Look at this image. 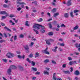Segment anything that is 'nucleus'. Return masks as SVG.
I'll use <instances>...</instances> for the list:
<instances>
[{
	"mask_svg": "<svg viewBox=\"0 0 80 80\" xmlns=\"http://www.w3.org/2000/svg\"><path fill=\"white\" fill-rule=\"evenodd\" d=\"M44 63H48V62H49V60L48 59H46L44 61Z\"/></svg>",
	"mask_w": 80,
	"mask_h": 80,
	"instance_id": "7c9ffc66",
	"label": "nucleus"
},
{
	"mask_svg": "<svg viewBox=\"0 0 80 80\" xmlns=\"http://www.w3.org/2000/svg\"><path fill=\"white\" fill-rule=\"evenodd\" d=\"M18 58H19V59L22 58V56H20V55H18Z\"/></svg>",
	"mask_w": 80,
	"mask_h": 80,
	"instance_id": "e433bc0d",
	"label": "nucleus"
},
{
	"mask_svg": "<svg viewBox=\"0 0 80 80\" xmlns=\"http://www.w3.org/2000/svg\"><path fill=\"white\" fill-rule=\"evenodd\" d=\"M9 75H12V69L10 68H9L8 69L7 71Z\"/></svg>",
	"mask_w": 80,
	"mask_h": 80,
	"instance_id": "423d86ee",
	"label": "nucleus"
},
{
	"mask_svg": "<svg viewBox=\"0 0 80 80\" xmlns=\"http://www.w3.org/2000/svg\"><path fill=\"white\" fill-rule=\"evenodd\" d=\"M19 68L21 71H23V68L21 66H19Z\"/></svg>",
	"mask_w": 80,
	"mask_h": 80,
	"instance_id": "412c9836",
	"label": "nucleus"
},
{
	"mask_svg": "<svg viewBox=\"0 0 80 80\" xmlns=\"http://www.w3.org/2000/svg\"><path fill=\"white\" fill-rule=\"evenodd\" d=\"M74 74L76 75H80V72L78 70H76L74 72Z\"/></svg>",
	"mask_w": 80,
	"mask_h": 80,
	"instance_id": "9d476101",
	"label": "nucleus"
},
{
	"mask_svg": "<svg viewBox=\"0 0 80 80\" xmlns=\"http://www.w3.org/2000/svg\"><path fill=\"white\" fill-rule=\"evenodd\" d=\"M14 17L13 14H11L9 15V17L11 18H12V17Z\"/></svg>",
	"mask_w": 80,
	"mask_h": 80,
	"instance_id": "79ce46f5",
	"label": "nucleus"
},
{
	"mask_svg": "<svg viewBox=\"0 0 80 80\" xmlns=\"http://www.w3.org/2000/svg\"><path fill=\"white\" fill-rule=\"evenodd\" d=\"M20 37V38H23V37H24V35H23L22 34H21Z\"/></svg>",
	"mask_w": 80,
	"mask_h": 80,
	"instance_id": "3c124183",
	"label": "nucleus"
},
{
	"mask_svg": "<svg viewBox=\"0 0 80 80\" xmlns=\"http://www.w3.org/2000/svg\"><path fill=\"white\" fill-rule=\"evenodd\" d=\"M58 15H59V13L58 12L55 13L53 15V17H56L58 16Z\"/></svg>",
	"mask_w": 80,
	"mask_h": 80,
	"instance_id": "a211bd4d",
	"label": "nucleus"
},
{
	"mask_svg": "<svg viewBox=\"0 0 80 80\" xmlns=\"http://www.w3.org/2000/svg\"><path fill=\"white\" fill-rule=\"evenodd\" d=\"M22 0H17V3L19 4V5H26V3L24 2H20V1H21Z\"/></svg>",
	"mask_w": 80,
	"mask_h": 80,
	"instance_id": "20e7f679",
	"label": "nucleus"
},
{
	"mask_svg": "<svg viewBox=\"0 0 80 80\" xmlns=\"http://www.w3.org/2000/svg\"><path fill=\"white\" fill-rule=\"evenodd\" d=\"M22 10V8L20 7H19L17 8V10L18 11H20Z\"/></svg>",
	"mask_w": 80,
	"mask_h": 80,
	"instance_id": "c03bdc74",
	"label": "nucleus"
},
{
	"mask_svg": "<svg viewBox=\"0 0 80 80\" xmlns=\"http://www.w3.org/2000/svg\"><path fill=\"white\" fill-rule=\"evenodd\" d=\"M72 63H73V61H71L69 62V64L70 65H72Z\"/></svg>",
	"mask_w": 80,
	"mask_h": 80,
	"instance_id": "680f3d73",
	"label": "nucleus"
},
{
	"mask_svg": "<svg viewBox=\"0 0 80 80\" xmlns=\"http://www.w3.org/2000/svg\"><path fill=\"white\" fill-rule=\"evenodd\" d=\"M75 46L76 48H79V44H78V43H76L75 44Z\"/></svg>",
	"mask_w": 80,
	"mask_h": 80,
	"instance_id": "a878e982",
	"label": "nucleus"
},
{
	"mask_svg": "<svg viewBox=\"0 0 80 80\" xmlns=\"http://www.w3.org/2000/svg\"><path fill=\"white\" fill-rule=\"evenodd\" d=\"M40 56V54H39V53L38 52H36L35 55V58H37V57H38Z\"/></svg>",
	"mask_w": 80,
	"mask_h": 80,
	"instance_id": "f3484780",
	"label": "nucleus"
},
{
	"mask_svg": "<svg viewBox=\"0 0 80 80\" xmlns=\"http://www.w3.org/2000/svg\"><path fill=\"white\" fill-rule=\"evenodd\" d=\"M70 14L71 17H72V18H73V17H74V16L73 15V11H71V12H70Z\"/></svg>",
	"mask_w": 80,
	"mask_h": 80,
	"instance_id": "ddd939ff",
	"label": "nucleus"
},
{
	"mask_svg": "<svg viewBox=\"0 0 80 80\" xmlns=\"http://www.w3.org/2000/svg\"><path fill=\"white\" fill-rule=\"evenodd\" d=\"M1 25L2 26V27H3V26H5V24H4V23H2V22H1Z\"/></svg>",
	"mask_w": 80,
	"mask_h": 80,
	"instance_id": "09e8293b",
	"label": "nucleus"
},
{
	"mask_svg": "<svg viewBox=\"0 0 80 80\" xmlns=\"http://www.w3.org/2000/svg\"><path fill=\"white\" fill-rule=\"evenodd\" d=\"M3 7L4 8H7L8 7V5H7V4H4L3 5Z\"/></svg>",
	"mask_w": 80,
	"mask_h": 80,
	"instance_id": "473e14b6",
	"label": "nucleus"
},
{
	"mask_svg": "<svg viewBox=\"0 0 80 80\" xmlns=\"http://www.w3.org/2000/svg\"><path fill=\"white\" fill-rule=\"evenodd\" d=\"M28 21H27L25 22V25H26V26H28V27H29L30 25L28 24Z\"/></svg>",
	"mask_w": 80,
	"mask_h": 80,
	"instance_id": "b1692460",
	"label": "nucleus"
},
{
	"mask_svg": "<svg viewBox=\"0 0 80 80\" xmlns=\"http://www.w3.org/2000/svg\"><path fill=\"white\" fill-rule=\"evenodd\" d=\"M3 35L6 38H7V34H6V33H3Z\"/></svg>",
	"mask_w": 80,
	"mask_h": 80,
	"instance_id": "4d7b16f0",
	"label": "nucleus"
},
{
	"mask_svg": "<svg viewBox=\"0 0 80 80\" xmlns=\"http://www.w3.org/2000/svg\"><path fill=\"white\" fill-rule=\"evenodd\" d=\"M34 44V43L33 42H32L31 43L30 45H29L30 47H32L33 45Z\"/></svg>",
	"mask_w": 80,
	"mask_h": 80,
	"instance_id": "a19ab883",
	"label": "nucleus"
},
{
	"mask_svg": "<svg viewBox=\"0 0 80 80\" xmlns=\"http://www.w3.org/2000/svg\"><path fill=\"white\" fill-rule=\"evenodd\" d=\"M40 32L41 33H45V30L43 29H42L40 30Z\"/></svg>",
	"mask_w": 80,
	"mask_h": 80,
	"instance_id": "bb28decb",
	"label": "nucleus"
},
{
	"mask_svg": "<svg viewBox=\"0 0 80 80\" xmlns=\"http://www.w3.org/2000/svg\"><path fill=\"white\" fill-rule=\"evenodd\" d=\"M49 41H50L49 40V39H48V40L47 39L45 40V41L46 42V44H47V45H50V44H51V43H50V42Z\"/></svg>",
	"mask_w": 80,
	"mask_h": 80,
	"instance_id": "4468645a",
	"label": "nucleus"
},
{
	"mask_svg": "<svg viewBox=\"0 0 80 80\" xmlns=\"http://www.w3.org/2000/svg\"><path fill=\"white\" fill-rule=\"evenodd\" d=\"M26 60L29 62V63H31V61L29 59V58H27Z\"/></svg>",
	"mask_w": 80,
	"mask_h": 80,
	"instance_id": "2f4dec72",
	"label": "nucleus"
},
{
	"mask_svg": "<svg viewBox=\"0 0 80 80\" xmlns=\"http://www.w3.org/2000/svg\"><path fill=\"white\" fill-rule=\"evenodd\" d=\"M33 54L31 53L28 56V57L29 58H32V57H33Z\"/></svg>",
	"mask_w": 80,
	"mask_h": 80,
	"instance_id": "c85d7f7f",
	"label": "nucleus"
},
{
	"mask_svg": "<svg viewBox=\"0 0 80 80\" xmlns=\"http://www.w3.org/2000/svg\"><path fill=\"white\" fill-rule=\"evenodd\" d=\"M66 33V32H61V34L62 35H65Z\"/></svg>",
	"mask_w": 80,
	"mask_h": 80,
	"instance_id": "774afa93",
	"label": "nucleus"
},
{
	"mask_svg": "<svg viewBox=\"0 0 80 80\" xmlns=\"http://www.w3.org/2000/svg\"><path fill=\"white\" fill-rule=\"evenodd\" d=\"M11 68H12V69H16V68H17V67L15 66L12 65L11 66Z\"/></svg>",
	"mask_w": 80,
	"mask_h": 80,
	"instance_id": "4be33fe9",
	"label": "nucleus"
},
{
	"mask_svg": "<svg viewBox=\"0 0 80 80\" xmlns=\"http://www.w3.org/2000/svg\"><path fill=\"white\" fill-rule=\"evenodd\" d=\"M14 40H17V36H15L14 38Z\"/></svg>",
	"mask_w": 80,
	"mask_h": 80,
	"instance_id": "0e129e2a",
	"label": "nucleus"
},
{
	"mask_svg": "<svg viewBox=\"0 0 80 80\" xmlns=\"http://www.w3.org/2000/svg\"><path fill=\"white\" fill-rule=\"evenodd\" d=\"M60 46H61L62 47H63L64 46V44L63 43L60 44Z\"/></svg>",
	"mask_w": 80,
	"mask_h": 80,
	"instance_id": "e2e57ef3",
	"label": "nucleus"
},
{
	"mask_svg": "<svg viewBox=\"0 0 80 80\" xmlns=\"http://www.w3.org/2000/svg\"><path fill=\"white\" fill-rule=\"evenodd\" d=\"M32 70H33V71H34L35 72L37 71V68H36L32 67Z\"/></svg>",
	"mask_w": 80,
	"mask_h": 80,
	"instance_id": "5701e85b",
	"label": "nucleus"
},
{
	"mask_svg": "<svg viewBox=\"0 0 80 80\" xmlns=\"http://www.w3.org/2000/svg\"><path fill=\"white\" fill-rule=\"evenodd\" d=\"M72 0H68V1L67 3H66V5H67V6H70L71 5H72Z\"/></svg>",
	"mask_w": 80,
	"mask_h": 80,
	"instance_id": "39448f33",
	"label": "nucleus"
},
{
	"mask_svg": "<svg viewBox=\"0 0 80 80\" xmlns=\"http://www.w3.org/2000/svg\"><path fill=\"white\" fill-rule=\"evenodd\" d=\"M9 22L10 23H12V25H15V23H14V22H12V20H10L9 21Z\"/></svg>",
	"mask_w": 80,
	"mask_h": 80,
	"instance_id": "de8ad7c7",
	"label": "nucleus"
},
{
	"mask_svg": "<svg viewBox=\"0 0 80 80\" xmlns=\"http://www.w3.org/2000/svg\"><path fill=\"white\" fill-rule=\"evenodd\" d=\"M4 28V29H5L6 30H7L8 31H9V32H12V31L11 30L9 29L7 27V26L5 27Z\"/></svg>",
	"mask_w": 80,
	"mask_h": 80,
	"instance_id": "2eb2a0df",
	"label": "nucleus"
},
{
	"mask_svg": "<svg viewBox=\"0 0 80 80\" xmlns=\"http://www.w3.org/2000/svg\"><path fill=\"white\" fill-rule=\"evenodd\" d=\"M33 30H34V32H35L37 34H38V30H36L35 28L33 29Z\"/></svg>",
	"mask_w": 80,
	"mask_h": 80,
	"instance_id": "f704fd0d",
	"label": "nucleus"
},
{
	"mask_svg": "<svg viewBox=\"0 0 80 80\" xmlns=\"http://www.w3.org/2000/svg\"><path fill=\"white\" fill-rule=\"evenodd\" d=\"M49 40L50 42H54V40H53V39H49Z\"/></svg>",
	"mask_w": 80,
	"mask_h": 80,
	"instance_id": "052dcab7",
	"label": "nucleus"
},
{
	"mask_svg": "<svg viewBox=\"0 0 80 80\" xmlns=\"http://www.w3.org/2000/svg\"><path fill=\"white\" fill-rule=\"evenodd\" d=\"M5 3H8V0H5L4 1Z\"/></svg>",
	"mask_w": 80,
	"mask_h": 80,
	"instance_id": "bf43d9fd",
	"label": "nucleus"
},
{
	"mask_svg": "<svg viewBox=\"0 0 80 80\" xmlns=\"http://www.w3.org/2000/svg\"><path fill=\"white\" fill-rule=\"evenodd\" d=\"M68 59L69 61H70V60H72V58H71V57H69L68 58Z\"/></svg>",
	"mask_w": 80,
	"mask_h": 80,
	"instance_id": "58836bf2",
	"label": "nucleus"
},
{
	"mask_svg": "<svg viewBox=\"0 0 80 80\" xmlns=\"http://www.w3.org/2000/svg\"><path fill=\"white\" fill-rule=\"evenodd\" d=\"M47 15H48L49 17H50L51 16L50 13V12H48Z\"/></svg>",
	"mask_w": 80,
	"mask_h": 80,
	"instance_id": "338daca9",
	"label": "nucleus"
},
{
	"mask_svg": "<svg viewBox=\"0 0 80 80\" xmlns=\"http://www.w3.org/2000/svg\"><path fill=\"white\" fill-rule=\"evenodd\" d=\"M44 53H45L46 54H47L48 55H49V54H50V52H49L48 51H46L44 52Z\"/></svg>",
	"mask_w": 80,
	"mask_h": 80,
	"instance_id": "49530a36",
	"label": "nucleus"
},
{
	"mask_svg": "<svg viewBox=\"0 0 80 80\" xmlns=\"http://www.w3.org/2000/svg\"><path fill=\"white\" fill-rule=\"evenodd\" d=\"M16 53H17L18 54V55H20V53H21V52H19L18 51H16Z\"/></svg>",
	"mask_w": 80,
	"mask_h": 80,
	"instance_id": "5fc2aeb1",
	"label": "nucleus"
},
{
	"mask_svg": "<svg viewBox=\"0 0 80 80\" xmlns=\"http://www.w3.org/2000/svg\"><path fill=\"white\" fill-rule=\"evenodd\" d=\"M57 73H54L53 74V76L52 77V79L53 80H57V78H56V75Z\"/></svg>",
	"mask_w": 80,
	"mask_h": 80,
	"instance_id": "6e6552de",
	"label": "nucleus"
},
{
	"mask_svg": "<svg viewBox=\"0 0 80 80\" xmlns=\"http://www.w3.org/2000/svg\"><path fill=\"white\" fill-rule=\"evenodd\" d=\"M43 73L44 74V75H49V73L48 72L46 71H44L43 72Z\"/></svg>",
	"mask_w": 80,
	"mask_h": 80,
	"instance_id": "6ab92c4d",
	"label": "nucleus"
},
{
	"mask_svg": "<svg viewBox=\"0 0 80 80\" xmlns=\"http://www.w3.org/2000/svg\"><path fill=\"white\" fill-rule=\"evenodd\" d=\"M40 27H41V29H43V30H44V29L45 28L44 27V26H42V25H39L38 24H35L33 25V28H37V30H39L40 28Z\"/></svg>",
	"mask_w": 80,
	"mask_h": 80,
	"instance_id": "f257e3e1",
	"label": "nucleus"
},
{
	"mask_svg": "<svg viewBox=\"0 0 80 80\" xmlns=\"http://www.w3.org/2000/svg\"><path fill=\"white\" fill-rule=\"evenodd\" d=\"M80 12V11L77 10H74V13H76L77 12Z\"/></svg>",
	"mask_w": 80,
	"mask_h": 80,
	"instance_id": "c756f323",
	"label": "nucleus"
},
{
	"mask_svg": "<svg viewBox=\"0 0 80 80\" xmlns=\"http://www.w3.org/2000/svg\"><path fill=\"white\" fill-rule=\"evenodd\" d=\"M71 70L70 71V72H72V71L73 70V68L72 67L70 68Z\"/></svg>",
	"mask_w": 80,
	"mask_h": 80,
	"instance_id": "8fccbe9b",
	"label": "nucleus"
},
{
	"mask_svg": "<svg viewBox=\"0 0 80 80\" xmlns=\"http://www.w3.org/2000/svg\"><path fill=\"white\" fill-rule=\"evenodd\" d=\"M31 63V64L32 66H35V62H34L33 61H32Z\"/></svg>",
	"mask_w": 80,
	"mask_h": 80,
	"instance_id": "cd10ccee",
	"label": "nucleus"
},
{
	"mask_svg": "<svg viewBox=\"0 0 80 80\" xmlns=\"http://www.w3.org/2000/svg\"><path fill=\"white\" fill-rule=\"evenodd\" d=\"M2 61L4 62H7V60L6 59H3L2 60Z\"/></svg>",
	"mask_w": 80,
	"mask_h": 80,
	"instance_id": "4c0bfd02",
	"label": "nucleus"
},
{
	"mask_svg": "<svg viewBox=\"0 0 80 80\" xmlns=\"http://www.w3.org/2000/svg\"><path fill=\"white\" fill-rule=\"evenodd\" d=\"M0 14L1 15H6V16H2V19L6 18V17H7L8 15V14L7 13V12L5 11H1L0 12Z\"/></svg>",
	"mask_w": 80,
	"mask_h": 80,
	"instance_id": "f03ea898",
	"label": "nucleus"
},
{
	"mask_svg": "<svg viewBox=\"0 0 80 80\" xmlns=\"http://www.w3.org/2000/svg\"><path fill=\"white\" fill-rule=\"evenodd\" d=\"M47 50H48V48H47L46 49L44 50V52H47Z\"/></svg>",
	"mask_w": 80,
	"mask_h": 80,
	"instance_id": "13d9d810",
	"label": "nucleus"
},
{
	"mask_svg": "<svg viewBox=\"0 0 80 80\" xmlns=\"http://www.w3.org/2000/svg\"><path fill=\"white\" fill-rule=\"evenodd\" d=\"M52 5H53V6H55L56 5L55 3L54 2H52Z\"/></svg>",
	"mask_w": 80,
	"mask_h": 80,
	"instance_id": "37998d69",
	"label": "nucleus"
},
{
	"mask_svg": "<svg viewBox=\"0 0 80 80\" xmlns=\"http://www.w3.org/2000/svg\"><path fill=\"white\" fill-rule=\"evenodd\" d=\"M40 72H37L35 73V75H40Z\"/></svg>",
	"mask_w": 80,
	"mask_h": 80,
	"instance_id": "ea45409f",
	"label": "nucleus"
},
{
	"mask_svg": "<svg viewBox=\"0 0 80 80\" xmlns=\"http://www.w3.org/2000/svg\"><path fill=\"white\" fill-rule=\"evenodd\" d=\"M54 49H52V50L53 52H56L57 50V48H58V47L56 46L54 47Z\"/></svg>",
	"mask_w": 80,
	"mask_h": 80,
	"instance_id": "f8f14e48",
	"label": "nucleus"
},
{
	"mask_svg": "<svg viewBox=\"0 0 80 80\" xmlns=\"http://www.w3.org/2000/svg\"><path fill=\"white\" fill-rule=\"evenodd\" d=\"M62 67L63 68H66V64H64L62 66Z\"/></svg>",
	"mask_w": 80,
	"mask_h": 80,
	"instance_id": "864d4df0",
	"label": "nucleus"
},
{
	"mask_svg": "<svg viewBox=\"0 0 80 80\" xmlns=\"http://www.w3.org/2000/svg\"><path fill=\"white\" fill-rule=\"evenodd\" d=\"M48 35H49V36H52V35H53V32H50L48 33Z\"/></svg>",
	"mask_w": 80,
	"mask_h": 80,
	"instance_id": "dca6fc26",
	"label": "nucleus"
},
{
	"mask_svg": "<svg viewBox=\"0 0 80 80\" xmlns=\"http://www.w3.org/2000/svg\"><path fill=\"white\" fill-rule=\"evenodd\" d=\"M62 72L65 73V74H70V72L69 71H63Z\"/></svg>",
	"mask_w": 80,
	"mask_h": 80,
	"instance_id": "1a4fd4ad",
	"label": "nucleus"
},
{
	"mask_svg": "<svg viewBox=\"0 0 80 80\" xmlns=\"http://www.w3.org/2000/svg\"><path fill=\"white\" fill-rule=\"evenodd\" d=\"M24 48L25 50H27V51L26 52H29V51H28V50H29V48L28 47V46L27 45H26L24 47Z\"/></svg>",
	"mask_w": 80,
	"mask_h": 80,
	"instance_id": "0eeeda50",
	"label": "nucleus"
},
{
	"mask_svg": "<svg viewBox=\"0 0 80 80\" xmlns=\"http://www.w3.org/2000/svg\"><path fill=\"white\" fill-rule=\"evenodd\" d=\"M51 61L52 63H53V64H56V62H55V61L51 60Z\"/></svg>",
	"mask_w": 80,
	"mask_h": 80,
	"instance_id": "c9c22d12",
	"label": "nucleus"
},
{
	"mask_svg": "<svg viewBox=\"0 0 80 80\" xmlns=\"http://www.w3.org/2000/svg\"><path fill=\"white\" fill-rule=\"evenodd\" d=\"M61 27H65V24H62L61 26Z\"/></svg>",
	"mask_w": 80,
	"mask_h": 80,
	"instance_id": "a18cd8bd",
	"label": "nucleus"
},
{
	"mask_svg": "<svg viewBox=\"0 0 80 80\" xmlns=\"http://www.w3.org/2000/svg\"><path fill=\"white\" fill-rule=\"evenodd\" d=\"M78 27H79L78 26H76L75 27L73 28V30H77V29L78 28Z\"/></svg>",
	"mask_w": 80,
	"mask_h": 80,
	"instance_id": "aec40b11",
	"label": "nucleus"
},
{
	"mask_svg": "<svg viewBox=\"0 0 80 80\" xmlns=\"http://www.w3.org/2000/svg\"><path fill=\"white\" fill-rule=\"evenodd\" d=\"M5 41V40H2L0 41V43H2V42H4Z\"/></svg>",
	"mask_w": 80,
	"mask_h": 80,
	"instance_id": "69168bd1",
	"label": "nucleus"
},
{
	"mask_svg": "<svg viewBox=\"0 0 80 80\" xmlns=\"http://www.w3.org/2000/svg\"><path fill=\"white\" fill-rule=\"evenodd\" d=\"M49 27L50 28H52V24L51 23H49Z\"/></svg>",
	"mask_w": 80,
	"mask_h": 80,
	"instance_id": "72a5a7b5",
	"label": "nucleus"
},
{
	"mask_svg": "<svg viewBox=\"0 0 80 80\" xmlns=\"http://www.w3.org/2000/svg\"><path fill=\"white\" fill-rule=\"evenodd\" d=\"M64 17H65V18H68V17H69V15L68 14V13H65Z\"/></svg>",
	"mask_w": 80,
	"mask_h": 80,
	"instance_id": "9b49d317",
	"label": "nucleus"
},
{
	"mask_svg": "<svg viewBox=\"0 0 80 80\" xmlns=\"http://www.w3.org/2000/svg\"><path fill=\"white\" fill-rule=\"evenodd\" d=\"M13 55H14L11 52H8L6 55V56L9 58H13Z\"/></svg>",
	"mask_w": 80,
	"mask_h": 80,
	"instance_id": "7ed1b4c3",
	"label": "nucleus"
},
{
	"mask_svg": "<svg viewBox=\"0 0 80 80\" xmlns=\"http://www.w3.org/2000/svg\"><path fill=\"white\" fill-rule=\"evenodd\" d=\"M51 12L52 13H55V12H56V8H53V9L51 10Z\"/></svg>",
	"mask_w": 80,
	"mask_h": 80,
	"instance_id": "393cba45",
	"label": "nucleus"
},
{
	"mask_svg": "<svg viewBox=\"0 0 80 80\" xmlns=\"http://www.w3.org/2000/svg\"><path fill=\"white\" fill-rule=\"evenodd\" d=\"M13 38V36H12V37L10 39V41L11 42H13V39H12Z\"/></svg>",
	"mask_w": 80,
	"mask_h": 80,
	"instance_id": "6e6d98bb",
	"label": "nucleus"
},
{
	"mask_svg": "<svg viewBox=\"0 0 80 80\" xmlns=\"http://www.w3.org/2000/svg\"><path fill=\"white\" fill-rule=\"evenodd\" d=\"M53 24H54V25H55V24H57V21H54V22H53Z\"/></svg>",
	"mask_w": 80,
	"mask_h": 80,
	"instance_id": "603ef678",
	"label": "nucleus"
}]
</instances>
